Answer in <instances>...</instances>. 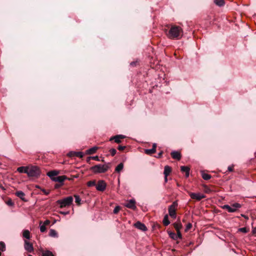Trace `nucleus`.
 Segmentation results:
<instances>
[{
  "instance_id": "f257e3e1",
  "label": "nucleus",
  "mask_w": 256,
  "mask_h": 256,
  "mask_svg": "<svg viewBox=\"0 0 256 256\" xmlns=\"http://www.w3.org/2000/svg\"><path fill=\"white\" fill-rule=\"evenodd\" d=\"M182 34L183 31L180 27L178 26H173L170 28L168 33L167 34V36L170 38L179 39L182 36Z\"/></svg>"
},
{
  "instance_id": "f03ea898",
  "label": "nucleus",
  "mask_w": 256,
  "mask_h": 256,
  "mask_svg": "<svg viewBox=\"0 0 256 256\" xmlns=\"http://www.w3.org/2000/svg\"><path fill=\"white\" fill-rule=\"evenodd\" d=\"M41 174L39 167L30 165L29 166L27 175L29 178H38Z\"/></svg>"
},
{
  "instance_id": "7ed1b4c3",
  "label": "nucleus",
  "mask_w": 256,
  "mask_h": 256,
  "mask_svg": "<svg viewBox=\"0 0 256 256\" xmlns=\"http://www.w3.org/2000/svg\"><path fill=\"white\" fill-rule=\"evenodd\" d=\"M110 166V163L104 164H98L92 166L91 170L95 174L104 173L109 169Z\"/></svg>"
},
{
  "instance_id": "20e7f679",
  "label": "nucleus",
  "mask_w": 256,
  "mask_h": 256,
  "mask_svg": "<svg viewBox=\"0 0 256 256\" xmlns=\"http://www.w3.org/2000/svg\"><path fill=\"white\" fill-rule=\"evenodd\" d=\"M72 201L73 198L72 196H69L57 200L56 202L60 206V208H64L70 206L72 204Z\"/></svg>"
},
{
  "instance_id": "39448f33",
  "label": "nucleus",
  "mask_w": 256,
  "mask_h": 256,
  "mask_svg": "<svg viewBox=\"0 0 256 256\" xmlns=\"http://www.w3.org/2000/svg\"><path fill=\"white\" fill-rule=\"evenodd\" d=\"M178 202L175 201L168 208V214L170 216L174 218H176V208L177 207Z\"/></svg>"
},
{
  "instance_id": "423d86ee",
  "label": "nucleus",
  "mask_w": 256,
  "mask_h": 256,
  "mask_svg": "<svg viewBox=\"0 0 256 256\" xmlns=\"http://www.w3.org/2000/svg\"><path fill=\"white\" fill-rule=\"evenodd\" d=\"M189 195L192 199H195L198 200H200L202 198H205V196L204 194L200 193L190 192Z\"/></svg>"
},
{
  "instance_id": "0eeeda50",
  "label": "nucleus",
  "mask_w": 256,
  "mask_h": 256,
  "mask_svg": "<svg viewBox=\"0 0 256 256\" xmlns=\"http://www.w3.org/2000/svg\"><path fill=\"white\" fill-rule=\"evenodd\" d=\"M96 186L98 190L103 192L106 189V184L104 180H100Z\"/></svg>"
},
{
  "instance_id": "6e6552de",
  "label": "nucleus",
  "mask_w": 256,
  "mask_h": 256,
  "mask_svg": "<svg viewBox=\"0 0 256 256\" xmlns=\"http://www.w3.org/2000/svg\"><path fill=\"white\" fill-rule=\"evenodd\" d=\"M126 207L131 208L132 210H135L136 208V201L134 199H131L128 200L124 205Z\"/></svg>"
},
{
  "instance_id": "1a4fd4ad",
  "label": "nucleus",
  "mask_w": 256,
  "mask_h": 256,
  "mask_svg": "<svg viewBox=\"0 0 256 256\" xmlns=\"http://www.w3.org/2000/svg\"><path fill=\"white\" fill-rule=\"evenodd\" d=\"M134 226L136 228L143 232H145L147 230L146 226L140 222H137L134 224Z\"/></svg>"
},
{
  "instance_id": "9d476101",
  "label": "nucleus",
  "mask_w": 256,
  "mask_h": 256,
  "mask_svg": "<svg viewBox=\"0 0 256 256\" xmlns=\"http://www.w3.org/2000/svg\"><path fill=\"white\" fill-rule=\"evenodd\" d=\"M24 248L27 252H32L34 250V248L32 244L30 243L27 240L24 241Z\"/></svg>"
},
{
  "instance_id": "9b49d317",
  "label": "nucleus",
  "mask_w": 256,
  "mask_h": 256,
  "mask_svg": "<svg viewBox=\"0 0 256 256\" xmlns=\"http://www.w3.org/2000/svg\"><path fill=\"white\" fill-rule=\"evenodd\" d=\"M67 179V177L66 176H57L56 178H53V181L58 182L59 184H63L64 180Z\"/></svg>"
},
{
  "instance_id": "f8f14e48",
  "label": "nucleus",
  "mask_w": 256,
  "mask_h": 256,
  "mask_svg": "<svg viewBox=\"0 0 256 256\" xmlns=\"http://www.w3.org/2000/svg\"><path fill=\"white\" fill-rule=\"evenodd\" d=\"M125 137L122 134L116 135L110 138V140L111 141L114 140L116 142L120 143L121 142L120 140L125 138Z\"/></svg>"
},
{
  "instance_id": "ddd939ff",
  "label": "nucleus",
  "mask_w": 256,
  "mask_h": 256,
  "mask_svg": "<svg viewBox=\"0 0 256 256\" xmlns=\"http://www.w3.org/2000/svg\"><path fill=\"white\" fill-rule=\"evenodd\" d=\"M28 167H29V166H22L18 167L17 168L16 170H17V172H18L20 173H21V174L24 173V174H27L28 172Z\"/></svg>"
},
{
  "instance_id": "4468645a",
  "label": "nucleus",
  "mask_w": 256,
  "mask_h": 256,
  "mask_svg": "<svg viewBox=\"0 0 256 256\" xmlns=\"http://www.w3.org/2000/svg\"><path fill=\"white\" fill-rule=\"evenodd\" d=\"M58 174V172L57 170H51L47 173V175L53 181V178H56L57 175Z\"/></svg>"
},
{
  "instance_id": "2eb2a0df",
  "label": "nucleus",
  "mask_w": 256,
  "mask_h": 256,
  "mask_svg": "<svg viewBox=\"0 0 256 256\" xmlns=\"http://www.w3.org/2000/svg\"><path fill=\"white\" fill-rule=\"evenodd\" d=\"M171 156L174 159L180 160L181 158L180 152L178 151H173L171 152Z\"/></svg>"
},
{
  "instance_id": "dca6fc26",
  "label": "nucleus",
  "mask_w": 256,
  "mask_h": 256,
  "mask_svg": "<svg viewBox=\"0 0 256 256\" xmlns=\"http://www.w3.org/2000/svg\"><path fill=\"white\" fill-rule=\"evenodd\" d=\"M180 170L182 172H185L186 176V178L189 176L190 168L186 166H182L180 167Z\"/></svg>"
},
{
  "instance_id": "f3484780",
  "label": "nucleus",
  "mask_w": 256,
  "mask_h": 256,
  "mask_svg": "<svg viewBox=\"0 0 256 256\" xmlns=\"http://www.w3.org/2000/svg\"><path fill=\"white\" fill-rule=\"evenodd\" d=\"M16 195L19 198H20L22 200H24V201H26V200H25V198H24V196H25V194L24 193L21 191V190H19V191H17L16 192Z\"/></svg>"
},
{
  "instance_id": "a211bd4d",
  "label": "nucleus",
  "mask_w": 256,
  "mask_h": 256,
  "mask_svg": "<svg viewBox=\"0 0 256 256\" xmlns=\"http://www.w3.org/2000/svg\"><path fill=\"white\" fill-rule=\"evenodd\" d=\"M170 172H171L170 167L168 166H164V177H168V176L170 174Z\"/></svg>"
},
{
  "instance_id": "6ab92c4d",
  "label": "nucleus",
  "mask_w": 256,
  "mask_h": 256,
  "mask_svg": "<svg viewBox=\"0 0 256 256\" xmlns=\"http://www.w3.org/2000/svg\"><path fill=\"white\" fill-rule=\"evenodd\" d=\"M98 149V147L94 146L90 148H89L86 150V154H92L95 153L96 150Z\"/></svg>"
},
{
  "instance_id": "aec40b11",
  "label": "nucleus",
  "mask_w": 256,
  "mask_h": 256,
  "mask_svg": "<svg viewBox=\"0 0 256 256\" xmlns=\"http://www.w3.org/2000/svg\"><path fill=\"white\" fill-rule=\"evenodd\" d=\"M68 156L70 157L77 156L80 158V152H70L68 154Z\"/></svg>"
},
{
  "instance_id": "412c9836",
  "label": "nucleus",
  "mask_w": 256,
  "mask_h": 256,
  "mask_svg": "<svg viewBox=\"0 0 256 256\" xmlns=\"http://www.w3.org/2000/svg\"><path fill=\"white\" fill-rule=\"evenodd\" d=\"M230 206L232 210H234V212H236L238 209L242 207V205L237 202L233 204Z\"/></svg>"
},
{
  "instance_id": "4be33fe9",
  "label": "nucleus",
  "mask_w": 256,
  "mask_h": 256,
  "mask_svg": "<svg viewBox=\"0 0 256 256\" xmlns=\"http://www.w3.org/2000/svg\"><path fill=\"white\" fill-rule=\"evenodd\" d=\"M49 236L52 238H58V234L56 231L53 229H50L49 232Z\"/></svg>"
},
{
  "instance_id": "5701e85b",
  "label": "nucleus",
  "mask_w": 256,
  "mask_h": 256,
  "mask_svg": "<svg viewBox=\"0 0 256 256\" xmlns=\"http://www.w3.org/2000/svg\"><path fill=\"white\" fill-rule=\"evenodd\" d=\"M222 208L226 210L229 212H234V210L231 208V206L228 204H225L222 206Z\"/></svg>"
},
{
  "instance_id": "b1692460",
  "label": "nucleus",
  "mask_w": 256,
  "mask_h": 256,
  "mask_svg": "<svg viewBox=\"0 0 256 256\" xmlns=\"http://www.w3.org/2000/svg\"><path fill=\"white\" fill-rule=\"evenodd\" d=\"M40 229L42 232H44L46 231V226L42 224V221L40 222Z\"/></svg>"
},
{
  "instance_id": "393cba45",
  "label": "nucleus",
  "mask_w": 256,
  "mask_h": 256,
  "mask_svg": "<svg viewBox=\"0 0 256 256\" xmlns=\"http://www.w3.org/2000/svg\"><path fill=\"white\" fill-rule=\"evenodd\" d=\"M124 168V164L122 163H120L118 165V166L116 168L115 170L117 172H120Z\"/></svg>"
},
{
  "instance_id": "a878e982",
  "label": "nucleus",
  "mask_w": 256,
  "mask_h": 256,
  "mask_svg": "<svg viewBox=\"0 0 256 256\" xmlns=\"http://www.w3.org/2000/svg\"><path fill=\"white\" fill-rule=\"evenodd\" d=\"M215 4L219 6H222L224 4V0H214Z\"/></svg>"
},
{
  "instance_id": "bb28decb",
  "label": "nucleus",
  "mask_w": 256,
  "mask_h": 256,
  "mask_svg": "<svg viewBox=\"0 0 256 256\" xmlns=\"http://www.w3.org/2000/svg\"><path fill=\"white\" fill-rule=\"evenodd\" d=\"M174 227L176 231H178V230H180L182 228V226L180 222H178L174 224Z\"/></svg>"
},
{
  "instance_id": "cd10ccee",
  "label": "nucleus",
  "mask_w": 256,
  "mask_h": 256,
  "mask_svg": "<svg viewBox=\"0 0 256 256\" xmlns=\"http://www.w3.org/2000/svg\"><path fill=\"white\" fill-rule=\"evenodd\" d=\"M202 178L204 179V180H208L210 179L211 178L210 175L208 174H206V173L204 172H202Z\"/></svg>"
},
{
  "instance_id": "c85d7f7f",
  "label": "nucleus",
  "mask_w": 256,
  "mask_h": 256,
  "mask_svg": "<svg viewBox=\"0 0 256 256\" xmlns=\"http://www.w3.org/2000/svg\"><path fill=\"white\" fill-rule=\"evenodd\" d=\"M163 223L166 226H168L170 222L168 220V215H166L164 216V220H163Z\"/></svg>"
},
{
  "instance_id": "c756f323",
  "label": "nucleus",
  "mask_w": 256,
  "mask_h": 256,
  "mask_svg": "<svg viewBox=\"0 0 256 256\" xmlns=\"http://www.w3.org/2000/svg\"><path fill=\"white\" fill-rule=\"evenodd\" d=\"M23 236L26 239L30 238V232L28 230H24L23 232Z\"/></svg>"
},
{
  "instance_id": "7c9ffc66",
  "label": "nucleus",
  "mask_w": 256,
  "mask_h": 256,
  "mask_svg": "<svg viewBox=\"0 0 256 256\" xmlns=\"http://www.w3.org/2000/svg\"><path fill=\"white\" fill-rule=\"evenodd\" d=\"M156 152V150H154V148L145 150V153L147 154H153L155 153Z\"/></svg>"
},
{
  "instance_id": "2f4dec72",
  "label": "nucleus",
  "mask_w": 256,
  "mask_h": 256,
  "mask_svg": "<svg viewBox=\"0 0 256 256\" xmlns=\"http://www.w3.org/2000/svg\"><path fill=\"white\" fill-rule=\"evenodd\" d=\"M168 233V235L170 238H172V239L174 240H178L176 234L175 233L172 232H170Z\"/></svg>"
},
{
  "instance_id": "473e14b6",
  "label": "nucleus",
  "mask_w": 256,
  "mask_h": 256,
  "mask_svg": "<svg viewBox=\"0 0 256 256\" xmlns=\"http://www.w3.org/2000/svg\"><path fill=\"white\" fill-rule=\"evenodd\" d=\"M42 256H54V255L50 250H46L42 252Z\"/></svg>"
},
{
  "instance_id": "72a5a7b5",
  "label": "nucleus",
  "mask_w": 256,
  "mask_h": 256,
  "mask_svg": "<svg viewBox=\"0 0 256 256\" xmlns=\"http://www.w3.org/2000/svg\"><path fill=\"white\" fill-rule=\"evenodd\" d=\"M0 250L2 251H4L5 250V244L2 242H0Z\"/></svg>"
},
{
  "instance_id": "f704fd0d",
  "label": "nucleus",
  "mask_w": 256,
  "mask_h": 256,
  "mask_svg": "<svg viewBox=\"0 0 256 256\" xmlns=\"http://www.w3.org/2000/svg\"><path fill=\"white\" fill-rule=\"evenodd\" d=\"M238 230L243 233H246L248 232L247 228L245 227L240 228Z\"/></svg>"
},
{
  "instance_id": "c9c22d12",
  "label": "nucleus",
  "mask_w": 256,
  "mask_h": 256,
  "mask_svg": "<svg viewBox=\"0 0 256 256\" xmlns=\"http://www.w3.org/2000/svg\"><path fill=\"white\" fill-rule=\"evenodd\" d=\"M75 199H76V202L77 204L78 205L80 204V198L78 196L76 195L75 196Z\"/></svg>"
},
{
  "instance_id": "e433bc0d",
  "label": "nucleus",
  "mask_w": 256,
  "mask_h": 256,
  "mask_svg": "<svg viewBox=\"0 0 256 256\" xmlns=\"http://www.w3.org/2000/svg\"><path fill=\"white\" fill-rule=\"evenodd\" d=\"M96 185L94 180L90 181L88 182V186H92Z\"/></svg>"
},
{
  "instance_id": "4c0bfd02",
  "label": "nucleus",
  "mask_w": 256,
  "mask_h": 256,
  "mask_svg": "<svg viewBox=\"0 0 256 256\" xmlns=\"http://www.w3.org/2000/svg\"><path fill=\"white\" fill-rule=\"evenodd\" d=\"M192 224L190 223H188L186 224L185 231L187 232L192 228Z\"/></svg>"
},
{
  "instance_id": "58836bf2",
  "label": "nucleus",
  "mask_w": 256,
  "mask_h": 256,
  "mask_svg": "<svg viewBox=\"0 0 256 256\" xmlns=\"http://www.w3.org/2000/svg\"><path fill=\"white\" fill-rule=\"evenodd\" d=\"M110 152L111 155L112 156H114L116 154V150L114 148H112L110 150Z\"/></svg>"
},
{
  "instance_id": "ea45409f",
  "label": "nucleus",
  "mask_w": 256,
  "mask_h": 256,
  "mask_svg": "<svg viewBox=\"0 0 256 256\" xmlns=\"http://www.w3.org/2000/svg\"><path fill=\"white\" fill-rule=\"evenodd\" d=\"M120 210V207L119 206H116L114 210V213L117 214Z\"/></svg>"
},
{
  "instance_id": "a19ab883",
  "label": "nucleus",
  "mask_w": 256,
  "mask_h": 256,
  "mask_svg": "<svg viewBox=\"0 0 256 256\" xmlns=\"http://www.w3.org/2000/svg\"><path fill=\"white\" fill-rule=\"evenodd\" d=\"M89 159H92L96 161H100V159L98 156H89Z\"/></svg>"
},
{
  "instance_id": "79ce46f5",
  "label": "nucleus",
  "mask_w": 256,
  "mask_h": 256,
  "mask_svg": "<svg viewBox=\"0 0 256 256\" xmlns=\"http://www.w3.org/2000/svg\"><path fill=\"white\" fill-rule=\"evenodd\" d=\"M176 236L178 238V239L182 238V234L180 233V230H178V231H177Z\"/></svg>"
},
{
  "instance_id": "37998d69",
  "label": "nucleus",
  "mask_w": 256,
  "mask_h": 256,
  "mask_svg": "<svg viewBox=\"0 0 256 256\" xmlns=\"http://www.w3.org/2000/svg\"><path fill=\"white\" fill-rule=\"evenodd\" d=\"M50 220H46L42 224H44L45 226H48V224H50Z\"/></svg>"
},
{
  "instance_id": "c03bdc74",
  "label": "nucleus",
  "mask_w": 256,
  "mask_h": 256,
  "mask_svg": "<svg viewBox=\"0 0 256 256\" xmlns=\"http://www.w3.org/2000/svg\"><path fill=\"white\" fill-rule=\"evenodd\" d=\"M6 204L8 205V206H12L14 204V203L12 202V200H8L7 202H6Z\"/></svg>"
},
{
  "instance_id": "a18cd8bd",
  "label": "nucleus",
  "mask_w": 256,
  "mask_h": 256,
  "mask_svg": "<svg viewBox=\"0 0 256 256\" xmlns=\"http://www.w3.org/2000/svg\"><path fill=\"white\" fill-rule=\"evenodd\" d=\"M62 185H63V184H59L58 183V184H56L54 186V187L56 188H58L60 187L61 186H62Z\"/></svg>"
},
{
  "instance_id": "49530a36",
  "label": "nucleus",
  "mask_w": 256,
  "mask_h": 256,
  "mask_svg": "<svg viewBox=\"0 0 256 256\" xmlns=\"http://www.w3.org/2000/svg\"><path fill=\"white\" fill-rule=\"evenodd\" d=\"M125 146H119L118 148V150H122L125 148Z\"/></svg>"
},
{
  "instance_id": "de8ad7c7",
  "label": "nucleus",
  "mask_w": 256,
  "mask_h": 256,
  "mask_svg": "<svg viewBox=\"0 0 256 256\" xmlns=\"http://www.w3.org/2000/svg\"><path fill=\"white\" fill-rule=\"evenodd\" d=\"M42 191L44 193V194H46V195H48L50 194V192L49 191H47L46 190L43 189L42 190Z\"/></svg>"
},
{
  "instance_id": "09e8293b",
  "label": "nucleus",
  "mask_w": 256,
  "mask_h": 256,
  "mask_svg": "<svg viewBox=\"0 0 256 256\" xmlns=\"http://www.w3.org/2000/svg\"><path fill=\"white\" fill-rule=\"evenodd\" d=\"M228 172H232L233 170V166H229L228 168Z\"/></svg>"
},
{
  "instance_id": "8fccbe9b",
  "label": "nucleus",
  "mask_w": 256,
  "mask_h": 256,
  "mask_svg": "<svg viewBox=\"0 0 256 256\" xmlns=\"http://www.w3.org/2000/svg\"><path fill=\"white\" fill-rule=\"evenodd\" d=\"M252 232L253 234H256V227L254 228H252Z\"/></svg>"
},
{
  "instance_id": "3c124183",
  "label": "nucleus",
  "mask_w": 256,
  "mask_h": 256,
  "mask_svg": "<svg viewBox=\"0 0 256 256\" xmlns=\"http://www.w3.org/2000/svg\"><path fill=\"white\" fill-rule=\"evenodd\" d=\"M60 213L64 215H66L68 214V212H62Z\"/></svg>"
},
{
  "instance_id": "603ef678",
  "label": "nucleus",
  "mask_w": 256,
  "mask_h": 256,
  "mask_svg": "<svg viewBox=\"0 0 256 256\" xmlns=\"http://www.w3.org/2000/svg\"><path fill=\"white\" fill-rule=\"evenodd\" d=\"M156 143L153 144L152 148H154V150H156Z\"/></svg>"
},
{
  "instance_id": "864d4df0",
  "label": "nucleus",
  "mask_w": 256,
  "mask_h": 256,
  "mask_svg": "<svg viewBox=\"0 0 256 256\" xmlns=\"http://www.w3.org/2000/svg\"><path fill=\"white\" fill-rule=\"evenodd\" d=\"M136 64V62H132L130 64L132 66H135Z\"/></svg>"
},
{
  "instance_id": "5fc2aeb1",
  "label": "nucleus",
  "mask_w": 256,
  "mask_h": 256,
  "mask_svg": "<svg viewBox=\"0 0 256 256\" xmlns=\"http://www.w3.org/2000/svg\"><path fill=\"white\" fill-rule=\"evenodd\" d=\"M164 181H165L166 182H167V181H168L167 177H164Z\"/></svg>"
},
{
  "instance_id": "6e6d98bb",
  "label": "nucleus",
  "mask_w": 256,
  "mask_h": 256,
  "mask_svg": "<svg viewBox=\"0 0 256 256\" xmlns=\"http://www.w3.org/2000/svg\"><path fill=\"white\" fill-rule=\"evenodd\" d=\"M91 159H89V156L87 158L86 161L87 162H88Z\"/></svg>"
},
{
  "instance_id": "4d7b16f0",
  "label": "nucleus",
  "mask_w": 256,
  "mask_h": 256,
  "mask_svg": "<svg viewBox=\"0 0 256 256\" xmlns=\"http://www.w3.org/2000/svg\"><path fill=\"white\" fill-rule=\"evenodd\" d=\"M162 152H160L158 154V157H160V156L162 155Z\"/></svg>"
},
{
  "instance_id": "13d9d810",
  "label": "nucleus",
  "mask_w": 256,
  "mask_h": 256,
  "mask_svg": "<svg viewBox=\"0 0 256 256\" xmlns=\"http://www.w3.org/2000/svg\"><path fill=\"white\" fill-rule=\"evenodd\" d=\"M80 156H81V158L83 156V155H82V152H81Z\"/></svg>"
},
{
  "instance_id": "bf43d9fd",
  "label": "nucleus",
  "mask_w": 256,
  "mask_h": 256,
  "mask_svg": "<svg viewBox=\"0 0 256 256\" xmlns=\"http://www.w3.org/2000/svg\"><path fill=\"white\" fill-rule=\"evenodd\" d=\"M242 216H243L244 218L245 217V216L244 214H242Z\"/></svg>"
},
{
  "instance_id": "052dcab7",
  "label": "nucleus",
  "mask_w": 256,
  "mask_h": 256,
  "mask_svg": "<svg viewBox=\"0 0 256 256\" xmlns=\"http://www.w3.org/2000/svg\"><path fill=\"white\" fill-rule=\"evenodd\" d=\"M244 218H248L247 216H245V217H244Z\"/></svg>"
},
{
  "instance_id": "680f3d73",
  "label": "nucleus",
  "mask_w": 256,
  "mask_h": 256,
  "mask_svg": "<svg viewBox=\"0 0 256 256\" xmlns=\"http://www.w3.org/2000/svg\"><path fill=\"white\" fill-rule=\"evenodd\" d=\"M28 256H32V255L29 254Z\"/></svg>"
},
{
  "instance_id": "e2e57ef3",
  "label": "nucleus",
  "mask_w": 256,
  "mask_h": 256,
  "mask_svg": "<svg viewBox=\"0 0 256 256\" xmlns=\"http://www.w3.org/2000/svg\"><path fill=\"white\" fill-rule=\"evenodd\" d=\"M1 255V252H0V256Z\"/></svg>"
}]
</instances>
